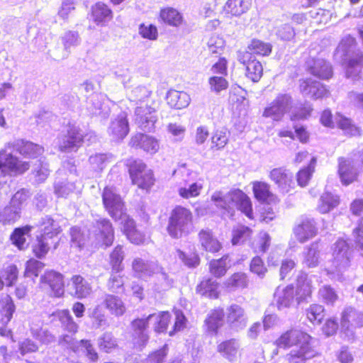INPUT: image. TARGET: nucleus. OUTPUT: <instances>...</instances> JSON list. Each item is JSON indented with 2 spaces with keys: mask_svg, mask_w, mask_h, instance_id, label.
I'll return each instance as SVG.
<instances>
[{
  "mask_svg": "<svg viewBox=\"0 0 363 363\" xmlns=\"http://www.w3.org/2000/svg\"><path fill=\"white\" fill-rule=\"evenodd\" d=\"M91 16L97 25H105L113 18L112 11L102 2H98L91 8Z\"/></svg>",
  "mask_w": 363,
  "mask_h": 363,
  "instance_id": "c9c22d12",
  "label": "nucleus"
},
{
  "mask_svg": "<svg viewBox=\"0 0 363 363\" xmlns=\"http://www.w3.org/2000/svg\"><path fill=\"white\" fill-rule=\"evenodd\" d=\"M151 91L145 86H138L128 94L129 100L135 102L134 121L143 131L151 132L157 121L155 102L150 99Z\"/></svg>",
  "mask_w": 363,
  "mask_h": 363,
  "instance_id": "f03ea898",
  "label": "nucleus"
},
{
  "mask_svg": "<svg viewBox=\"0 0 363 363\" xmlns=\"http://www.w3.org/2000/svg\"><path fill=\"white\" fill-rule=\"evenodd\" d=\"M61 323L65 330L75 334L78 330V325L74 321L68 310L57 311L53 313Z\"/></svg>",
  "mask_w": 363,
  "mask_h": 363,
  "instance_id": "de8ad7c7",
  "label": "nucleus"
},
{
  "mask_svg": "<svg viewBox=\"0 0 363 363\" xmlns=\"http://www.w3.org/2000/svg\"><path fill=\"white\" fill-rule=\"evenodd\" d=\"M104 303L109 312L115 316H121L125 313L126 311L125 303L122 299L114 295H106L104 297Z\"/></svg>",
  "mask_w": 363,
  "mask_h": 363,
  "instance_id": "a19ab883",
  "label": "nucleus"
},
{
  "mask_svg": "<svg viewBox=\"0 0 363 363\" xmlns=\"http://www.w3.org/2000/svg\"><path fill=\"white\" fill-rule=\"evenodd\" d=\"M253 192L255 198L259 201L268 203L277 201V197L269 191V185L265 182H253Z\"/></svg>",
  "mask_w": 363,
  "mask_h": 363,
  "instance_id": "37998d69",
  "label": "nucleus"
},
{
  "mask_svg": "<svg viewBox=\"0 0 363 363\" xmlns=\"http://www.w3.org/2000/svg\"><path fill=\"white\" fill-rule=\"evenodd\" d=\"M153 289L161 293L169 290L173 284V279L164 271V268L159 265V269L154 272Z\"/></svg>",
  "mask_w": 363,
  "mask_h": 363,
  "instance_id": "2f4dec72",
  "label": "nucleus"
},
{
  "mask_svg": "<svg viewBox=\"0 0 363 363\" xmlns=\"http://www.w3.org/2000/svg\"><path fill=\"white\" fill-rule=\"evenodd\" d=\"M128 166L133 184L143 189H148L154 184L155 179L152 171L147 169L142 160L131 161Z\"/></svg>",
  "mask_w": 363,
  "mask_h": 363,
  "instance_id": "0eeeda50",
  "label": "nucleus"
},
{
  "mask_svg": "<svg viewBox=\"0 0 363 363\" xmlns=\"http://www.w3.org/2000/svg\"><path fill=\"white\" fill-rule=\"evenodd\" d=\"M340 204V197L335 194L325 191L320 196L318 210L321 213H327Z\"/></svg>",
  "mask_w": 363,
  "mask_h": 363,
  "instance_id": "79ce46f5",
  "label": "nucleus"
},
{
  "mask_svg": "<svg viewBox=\"0 0 363 363\" xmlns=\"http://www.w3.org/2000/svg\"><path fill=\"white\" fill-rule=\"evenodd\" d=\"M211 201L228 217L233 216L235 210L238 209L249 218H252L251 201L240 189H234L226 193L220 191H215L211 196Z\"/></svg>",
  "mask_w": 363,
  "mask_h": 363,
  "instance_id": "7ed1b4c3",
  "label": "nucleus"
},
{
  "mask_svg": "<svg viewBox=\"0 0 363 363\" xmlns=\"http://www.w3.org/2000/svg\"><path fill=\"white\" fill-rule=\"evenodd\" d=\"M306 313L307 318L314 324H320L325 317L324 308L318 304L311 305Z\"/></svg>",
  "mask_w": 363,
  "mask_h": 363,
  "instance_id": "4d7b16f0",
  "label": "nucleus"
},
{
  "mask_svg": "<svg viewBox=\"0 0 363 363\" xmlns=\"http://www.w3.org/2000/svg\"><path fill=\"white\" fill-rule=\"evenodd\" d=\"M74 334L62 335L59 339V343L65 347L70 348L74 352H83L91 361L95 362L98 359V354L94 350L89 340H76L73 337Z\"/></svg>",
  "mask_w": 363,
  "mask_h": 363,
  "instance_id": "9d476101",
  "label": "nucleus"
},
{
  "mask_svg": "<svg viewBox=\"0 0 363 363\" xmlns=\"http://www.w3.org/2000/svg\"><path fill=\"white\" fill-rule=\"evenodd\" d=\"M320 122L327 127H334V123H335L339 128L343 130L345 134L348 135L356 136L361 135L360 129L352 124L350 119L338 114L333 121L332 114L329 110H325L322 113Z\"/></svg>",
  "mask_w": 363,
  "mask_h": 363,
  "instance_id": "1a4fd4ad",
  "label": "nucleus"
},
{
  "mask_svg": "<svg viewBox=\"0 0 363 363\" xmlns=\"http://www.w3.org/2000/svg\"><path fill=\"white\" fill-rule=\"evenodd\" d=\"M130 144L132 147L141 148L150 155L155 154L160 149V143L157 139L142 133L134 135Z\"/></svg>",
  "mask_w": 363,
  "mask_h": 363,
  "instance_id": "5701e85b",
  "label": "nucleus"
},
{
  "mask_svg": "<svg viewBox=\"0 0 363 363\" xmlns=\"http://www.w3.org/2000/svg\"><path fill=\"white\" fill-rule=\"evenodd\" d=\"M171 315L168 312H160L149 315L145 319L134 320L131 325L133 330V341L135 347L143 348L149 340L147 331L149 321H154V330L157 333H164L170 322Z\"/></svg>",
  "mask_w": 363,
  "mask_h": 363,
  "instance_id": "20e7f679",
  "label": "nucleus"
},
{
  "mask_svg": "<svg viewBox=\"0 0 363 363\" xmlns=\"http://www.w3.org/2000/svg\"><path fill=\"white\" fill-rule=\"evenodd\" d=\"M64 50L61 56L57 57L58 60L67 59L70 53V48L77 47L80 44L81 39L77 31L67 30L61 36Z\"/></svg>",
  "mask_w": 363,
  "mask_h": 363,
  "instance_id": "e433bc0d",
  "label": "nucleus"
},
{
  "mask_svg": "<svg viewBox=\"0 0 363 363\" xmlns=\"http://www.w3.org/2000/svg\"><path fill=\"white\" fill-rule=\"evenodd\" d=\"M230 262L228 255H225L218 259H213L209 263L210 272L216 277L224 276L230 267Z\"/></svg>",
  "mask_w": 363,
  "mask_h": 363,
  "instance_id": "09e8293b",
  "label": "nucleus"
},
{
  "mask_svg": "<svg viewBox=\"0 0 363 363\" xmlns=\"http://www.w3.org/2000/svg\"><path fill=\"white\" fill-rule=\"evenodd\" d=\"M32 226L30 225L16 228L11 235L13 244L20 250L25 249L27 246L26 237L29 235Z\"/></svg>",
  "mask_w": 363,
  "mask_h": 363,
  "instance_id": "8fccbe9b",
  "label": "nucleus"
},
{
  "mask_svg": "<svg viewBox=\"0 0 363 363\" xmlns=\"http://www.w3.org/2000/svg\"><path fill=\"white\" fill-rule=\"evenodd\" d=\"M355 40L350 35L345 36L336 49V55L348 57L346 65V76L348 78L357 77L363 68V54L355 51Z\"/></svg>",
  "mask_w": 363,
  "mask_h": 363,
  "instance_id": "423d86ee",
  "label": "nucleus"
},
{
  "mask_svg": "<svg viewBox=\"0 0 363 363\" xmlns=\"http://www.w3.org/2000/svg\"><path fill=\"white\" fill-rule=\"evenodd\" d=\"M14 150L26 158L35 159L43 155L44 148L38 144L22 139L6 143L0 150V177H17L29 169V162L14 155Z\"/></svg>",
  "mask_w": 363,
  "mask_h": 363,
  "instance_id": "f257e3e1",
  "label": "nucleus"
},
{
  "mask_svg": "<svg viewBox=\"0 0 363 363\" xmlns=\"http://www.w3.org/2000/svg\"><path fill=\"white\" fill-rule=\"evenodd\" d=\"M38 162L33 170V174L37 183H42L46 180L50 174V169L48 164L45 160L40 159Z\"/></svg>",
  "mask_w": 363,
  "mask_h": 363,
  "instance_id": "13d9d810",
  "label": "nucleus"
},
{
  "mask_svg": "<svg viewBox=\"0 0 363 363\" xmlns=\"http://www.w3.org/2000/svg\"><path fill=\"white\" fill-rule=\"evenodd\" d=\"M108 160V155L102 153L92 155L89 159L90 167L95 172L101 171L106 167Z\"/></svg>",
  "mask_w": 363,
  "mask_h": 363,
  "instance_id": "69168bd1",
  "label": "nucleus"
},
{
  "mask_svg": "<svg viewBox=\"0 0 363 363\" xmlns=\"http://www.w3.org/2000/svg\"><path fill=\"white\" fill-rule=\"evenodd\" d=\"M199 242L202 249L211 253L218 252L222 247L220 242L213 235L211 230L202 229L199 233Z\"/></svg>",
  "mask_w": 363,
  "mask_h": 363,
  "instance_id": "c756f323",
  "label": "nucleus"
},
{
  "mask_svg": "<svg viewBox=\"0 0 363 363\" xmlns=\"http://www.w3.org/2000/svg\"><path fill=\"white\" fill-rule=\"evenodd\" d=\"M193 213L182 206L174 207L169 217L167 232L173 238L186 236L194 230Z\"/></svg>",
  "mask_w": 363,
  "mask_h": 363,
  "instance_id": "39448f33",
  "label": "nucleus"
},
{
  "mask_svg": "<svg viewBox=\"0 0 363 363\" xmlns=\"http://www.w3.org/2000/svg\"><path fill=\"white\" fill-rule=\"evenodd\" d=\"M71 288L77 298L88 297L92 292L90 284L81 275H74L70 279Z\"/></svg>",
  "mask_w": 363,
  "mask_h": 363,
  "instance_id": "7c9ffc66",
  "label": "nucleus"
},
{
  "mask_svg": "<svg viewBox=\"0 0 363 363\" xmlns=\"http://www.w3.org/2000/svg\"><path fill=\"white\" fill-rule=\"evenodd\" d=\"M167 104L177 109H182L187 107L191 101L189 95L184 91L170 90L167 94Z\"/></svg>",
  "mask_w": 363,
  "mask_h": 363,
  "instance_id": "4c0bfd02",
  "label": "nucleus"
},
{
  "mask_svg": "<svg viewBox=\"0 0 363 363\" xmlns=\"http://www.w3.org/2000/svg\"><path fill=\"white\" fill-rule=\"evenodd\" d=\"M218 284L213 279L203 280L196 288V291L201 296L211 298L218 297Z\"/></svg>",
  "mask_w": 363,
  "mask_h": 363,
  "instance_id": "49530a36",
  "label": "nucleus"
},
{
  "mask_svg": "<svg viewBox=\"0 0 363 363\" xmlns=\"http://www.w3.org/2000/svg\"><path fill=\"white\" fill-rule=\"evenodd\" d=\"M252 230L250 228L239 225L233 229L232 243L233 245H238L246 240L251 235Z\"/></svg>",
  "mask_w": 363,
  "mask_h": 363,
  "instance_id": "338daca9",
  "label": "nucleus"
},
{
  "mask_svg": "<svg viewBox=\"0 0 363 363\" xmlns=\"http://www.w3.org/2000/svg\"><path fill=\"white\" fill-rule=\"evenodd\" d=\"M125 257L123 246L117 245L110 255V264L113 272L119 273L123 270L122 264Z\"/></svg>",
  "mask_w": 363,
  "mask_h": 363,
  "instance_id": "603ef678",
  "label": "nucleus"
},
{
  "mask_svg": "<svg viewBox=\"0 0 363 363\" xmlns=\"http://www.w3.org/2000/svg\"><path fill=\"white\" fill-rule=\"evenodd\" d=\"M225 315L227 323L233 330H242L247 325L248 318L245 309L238 304L233 303L229 306Z\"/></svg>",
  "mask_w": 363,
  "mask_h": 363,
  "instance_id": "dca6fc26",
  "label": "nucleus"
},
{
  "mask_svg": "<svg viewBox=\"0 0 363 363\" xmlns=\"http://www.w3.org/2000/svg\"><path fill=\"white\" fill-rule=\"evenodd\" d=\"M98 345L101 350L111 352L117 346L116 340L110 333H105L98 339Z\"/></svg>",
  "mask_w": 363,
  "mask_h": 363,
  "instance_id": "bf43d9fd",
  "label": "nucleus"
},
{
  "mask_svg": "<svg viewBox=\"0 0 363 363\" xmlns=\"http://www.w3.org/2000/svg\"><path fill=\"white\" fill-rule=\"evenodd\" d=\"M40 284L49 286L55 297L60 298L65 293L63 276L55 271H46L40 277Z\"/></svg>",
  "mask_w": 363,
  "mask_h": 363,
  "instance_id": "6ab92c4d",
  "label": "nucleus"
},
{
  "mask_svg": "<svg viewBox=\"0 0 363 363\" xmlns=\"http://www.w3.org/2000/svg\"><path fill=\"white\" fill-rule=\"evenodd\" d=\"M76 185L73 182H57L55 184V194L58 197H66L76 189Z\"/></svg>",
  "mask_w": 363,
  "mask_h": 363,
  "instance_id": "e2e57ef3",
  "label": "nucleus"
},
{
  "mask_svg": "<svg viewBox=\"0 0 363 363\" xmlns=\"http://www.w3.org/2000/svg\"><path fill=\"white\" fill-rule=\"evenodd\" d=\"M311 336L307 333L296 329L290 330L283 333L275 342L279 347H291L309 343Z\"/></svg>",
  "mask_w": 363,
  "mask_h": 363,
  "instance_id": "f3484780",
  "label": "nucleus"
},
{
  "mask_svg": "<svg viewBox=\"0 0 363 363\" xmlns=\"http://www.w3.org/2000/svg\"><path fill=\"white\" fill-rule=\"evenodd\" d=\"M93 231L96 244L101 247H109L114 240V231L111 223L106 218H100L96 221Z\"/></svg>",
  "mask_w": 363,
  "mask_h": 363,
  "instance_id": "ddd939ff",
  "label": "nucleus"
},
{
  "mask_svg": "<svg viewBox=\"0 0 363 363\" xmlns=\"http://www.w3.org/2000/svg\"><path fill=\"white\" fill-rule=\"evenodd\" d=\"M138 32L142 38L150 40H155L158 37L157 28L152 24L141 23Z\"/></svg>",
  "mask_w": 363,
  "mask_h": 363,
  "instance_id": "774afa93",
  "label": "nucleus"
},
{
  "mask_svg": "<svg viewBox=\"0 0 363 363\" xmlns=\"http://www.w3.org/2000/svg\"><path fill=\"white\" fill-rule=\"evenodd\" d=\"M311 281L306 274H301L297 279V286L295 290L296 304L306 300L312 293Z\"/></svg>",
  "mask_w": 363,
  "mask_h": 363,
  "instance_id": "473e14b6",
  "label": "nucleus"
},
{
  "mask_svg": "<svg viewBox=\"0 0 363 363\" xmlns=\"http://www.w3.org/2000/svg\"><path fill=\"white\" fill-rule=\"evenodd\" d=\"M274 301L279 310H284L296 303L295 289L292 285L278 286L274 294Z\"/></svg>",
  "mask_w": 363,
  "mask_h": 363,
  "instance_id": "412c9836",
  "label": "nucleus"
},
{
  "mask_svg": "<svg viewBox=\"0 0 363 363\" xmlns=\"http://www.w3.org/2000/svg\"><path fill=\"white\" fill-rule=\"evenodd\" d=\"M108 131L113 140L123 139L129 132L126 114L121 113L113 118L111 122Z\"/></svg>",
  "mask_w": 363,
  "mask_h": 363,
  "instance_id": "4be33fe9",
  "label": "nucleus"
},
{
  "mask_svg": "<svg viewBox=\"0 0 363 363\" xmlns=\"http://www.w3.org/2000/svg\"><path fill=\"white\" fill-rule=\"evenodd\" d=\"M84 135L79 127L69 125L67 134L60 140L59 148L62 152H76L81 146Z\"/></svg>",
  "mask_w": 363,
  "mask_h": 363,
  "instance_id": "2eb2a0df",
  "label": "nucleus"
},
{
  "mask_svg": "<svg viewBox=\"0 0 363 363\" xmlns=\"http://www.w3.org/2000/svg\"><path fill=\"white\" fill-rule=\"evenodd\" d=\"M228 142V131L224 128L216 130L211 137L212 147H216L218 150L223 148Z\"/></svg>",
  "mask_w": 363,
  "mask_h": 363,
  "instance_id": "052dcab7",
  "label": "nucleus"
},
{
  "mask_svg": "<svg viewBox=\"0 0 363 363\" xmlns=\"http://www.w3.org/2000/svg\"><path fill=\"white\" fill-rule=\"evenodd\" d=\"M302 264L307 267H315L320 259V251L317 243L311 244L303 252Z\"/></svg>",
  "mask_w": 363,
  "mask_h": 363,
  "instance_id": "a18cd8bd",
  "label": "nucleus"
},
{
  "mask_svg": "<svg viewBox=\"0 0 363 363\" xmlns=\"http://www.w3.org/2000/svg\"><path fill=\"white\" fill-rule=\"evenodd\" d=\"M350 251L347 241L342 239L337 240L333 247V268L330 269V272H339L346 268L350 263Z\"/></svg>",
  "mask_w": 363,
  "mask_h": 363,
  "instance_id": "9b49d317",
  "label": "nucleus"
},
{
  "mask_svg": "<svg viewBox=\"0 0 363 363\" xmlns=\"http://www.w3.org/2000/svg\"><path fill=\"white\" fill-rule=\"evenodd\" d=\"M251 4V0H228L224 10L232 16H240L250 9Z\"/></svg>",
  "mask_w": 363,
  "mask_h": 363,
  "instance_id": "ea45409f",
  "label": "nucleus"
},
{
  "mask_svg": "<svg viewBox=\"0 0 363 363\" xmlns=\"http://www.w3.org/2000/svg\"><path fill=\"white\" fill-rule=\"evenodd\" d=\"M21 211L20 208L9 202L5 206H0V223L2 225H12L20 218Z\"/></svg>",
  "mask_w": 363,
  "mask_h": 363,
  "instance_id": "f704fd0d",
  "label": "nucleus"
},
{
  "mask_svg": "<svg viewBox=\"0 0 363 363\" xmlns=\"http://www.w3.org/2000/svg\"><path fill=\"white\" fill-rule=\"evenodd\" d=\"M160 18L163 23L172 27H179L184 23L182 13L172 7H166L161 9Z\"/></svg>",
  "mask_w": 363,
  "mask_h": 363,
  "instance_id": "72a5a7b5",
  "label": "nucleus"
},
{
  "mask_svg": "<svg viewBox=\"0 0 363 363\" xmlns=\"http://www.w3.org/2000/svg\"><path fill=\"white\" fill-rule=\"evenodd\" d=\"M291 97L288 94H279L264 110L262 116L279 121L291 108Z\"/></svg>",
  "mask_w": 363,
  "mask_h": 363,
  "instance_id": "6e6552de",
  "label": "nucleus"
},
{
  "mask_svg": "<svg viewBox=\"0 0 363 363\" xmlns=\"http://www.w3.org/2000/svg\"><path fill=\"white\" fill-rule=\"evenodd\" d=\"M317 352L311 346L310 342L293 349L286 356L288 363H306L307 360L315 357Z\"/></svg>",
  "mask_w": 363,
  "mask_h": 363,
  "instance_id": "b1692460",
  "label": "nucleus"
},
{
  "mask_svg": "<svg viewBox=\"0 0 363 363\" xmlns=\"http://www.w3.org/2000/svg\"><path fill=\"white\" fill-rule=\"evenodd\" d=\"M338 172L342 183L345 185H348L357 178V164L350 160L340 158Z\"/></svg>",
  "mask_w": 363,
  "mask_h": 363,
  "instance_id": "cd10ccee",
  "label": "nucleus"
},
{
  "mask_svg": "<svg viewBox=\"0 0 363 363\" xmlns=\"http://www.w3.org/2000/svg\"><path fill=\"white\" fill-rule=\"evenodd\" d=\"M0 304L1 306V321L4 325H6L11 320L16 307L12 298L9 295H6L5 296L1 298L0 301Z\"/></svg>",
  "mask_w": 363,
  "mask_h": 363,
  "instance_id": "3c124183",
  "label": "nucleus"
},
{
  "mask_svg": "<svg viewBox=\"0 0 363 363\" xmlns=\"http://www.w3.org/2000/svg\"><path fill=\"white\" fill-rule=\"evenodd\" d=\"M244 52H250L252 53V55L257 54L265 56L271 53L272 46L269 43H264L259 40L253 39L247 45V50Z\"/></svg>",
  "mask_w": 363,
  "mask_h": 363,
  "instance_id": "864d4df0",
  "label": "nucleus"
},
{
  "mask_svg": "<svg viewBox=\"0 0 363 363\" xmlns=\"http://www.w3.org/2000/svg\"><path fill=\"white\" fill-rule=\"evenodd\" d=\"M269 176L283 194L289 193L294 187L293 174L285 168H274L269 172Z\"/></svg>",
  "mask_w": 363,
  "mask_h": 363,
  "instance_id": "aec40b11",
  "label": "nucleus"
},
{
  "mask_svg": "<svg viewBox=\"0 0 363 363\" xmlns=\"http://www.w3.org/2000/svg\"><path fill=\"white\" fill-rule=\"evenodd\" d=\"M202 188V184L199 182H194L190 184L188 187H179L178 192L181 197L184 199H189L198 196L200 194Z\"/></svg>",
  "mask_w": 363,
  "mask_h": 363,
  "instance_id": "0e129e2a",
  "label": "nucleus"
},
{
  "mask_svg": "<svg viewBox=\"0 0 363 363\" xmlns=\"http://www.w3.org/2000/svg\"><path fill=\"white\" fill-rule=\"evenodd\" d=\"M40 226L42 230L41 236H43L44 238L52 239L62 231L59 223L49 216L42 218Z\"/></svg>",
  "mask_w": 363,
  "mask_h": 363,
  "instance_id": "c03bdc74",
  "label": "nucleus"
},
{
  "mask_svg": "<svg viewBox=\"0 0 363 363\" xmlns=\"http://www.w3.org/2000/svg\"><path fill=\"white\" fill-rule=\"evenodd\" d=\"M310 73L320 79H328L332 77L333 70L330 64L323 59H313L307 62Z\"/></svg>",
  "mask_w": 363,
  "mask_h": 363,
  "instance_id": "a878e982",
  "label": "nucleus"
},
{
  "mask_svg": "<svg viewBox=\"0 0 363 363\" xmlns=\"http://www.w3.org/2000/svg\"><path fill=\"white\" fill-rule=\"evenodd\" d=\"M299 89L303 95L313 99L323 98L329 94V91L325 85L311 78L301 79Z\"/></svg>",
  "mask_w": 363,
  "mask_h": 363,
  "instance_id": "a211bd4d",
  "label": "nucleus"
},
{
  "mask_svg": "<svg viewBox=\"0 0 363 363\" xmlns=\"http://www.w3.org/2000/svg\"><path fill=\"white\" fill-rule=\"evenodd\" d=\"M132 268L138 277L145 279L154 275L155 270L159 269V264L157 262L136 257L132 262Z\"/></svg>",
  "mask_w": 363,
  "mask_h": 363,
  "instance_id": "bb28decb",
  "label": "nucleus"
},
{
  "mask_svg": "<svg viewBox=\"0 0 363 363\" xmlns=\"http://www.w3.org/2000/svg\"><path fill=\"white\" fill-rule=\"evenodd\" d=\"M296 238L300 242H305L316 235L317 228L313 219H303L294 230Z\"/></svg>",
  "mask_w": 363,
  "mask_h": 363,
  "instance_id": "c85d7f7f",
  "label": "nucleus"
},
{
  "mask_svg": "<svg viewBox=\"0 0 363 363\" xmlns=\"http://www.w3.org/2000/svg\"><path fill=\"white\" fill-rule=\"evenodd\" d=\"M270 237L266 232H260L252 242V247L256 252H264L270 245Z\"/></svg>",
  "mask_w": 363,
  "mask_h": 363,
  "instance_id": "680f3d73",
  "label": "nucleus"
},
{
  "mask_svg": "<svg viewBox=\"0 0 363 363\" xmlns=\"http://www.w3.org/2000/svg\"><path fill=\"white\" fill-rule=\"evenodd\" d=\"M315 164V159L313 157L311 159V162L307 167L298 171L296 175V179L299 186L303 187L308 184L314 172Z\"/></svg>",
  "mask_w": 363,
  "mask_h": 363,
  "instance_id": "6e6d98bb",
  "label": "nucleus"
},
{
  "mask_svg": "<svg viewBox=\"0 0 363 363\" xmlns=\"http://www.w3.org/2000/svg\"><path fill=\"white\" fill-rule=\"evenodd\" d=\"M238 60L242 64L246 69L247 77L252 82H258L262 76L263 67L260 62L257 60L250 52H238Z\"/></svg>",
  "mask_w": 363,
  "mask_h": 363,
  "instance_id": "4468645a",
  "label": "nucleus"
},
{
  "mask_svg": "<svg viewBox=\"0 0 363 363\" xmlns=\"http://www.w3.org/2000/svg\"><path fill=\"white\" fill-rule=\"evenodd\" d=\"M247 278L245 274L238 272L233 274L225 282V286L230 290L243 289L247 286Z\"/></svg>",
  "mask_w": 363,
  "mask_h": 363,
  "instance_id": "5fc2aeb1",
  "label": "nucleus"
},
{
  "mask_svg": "<svg viewBox=\"0 0 363 363\" xmlns=\"http://www.w3.org/2000/svg\"><path fill=\"white\" fill-rule=\"evenodd\" d=\"M239 348L240 345L235 339L223 341L218 345V352L229 361H234L236 359Z\"/></svg>",
  "mask_w": 363,
  "mask_h": 363,
  "instance_id": "58836bf2",
  "label": "nucleus"
},
{
  "mask_svg": "<svg viewBox=\"0 0 363 363\" xmlns=\"http://www.w3.org/2000/svg\"><path fill=\"white\" fill-rule=\"evenodd\" d=\"M225 312L223 308H217L209 312L204 321V328L207 333L216 335L224 324Z\"/></svg>",
  "mask_w": 363,
  "mask_h": 363,
  "instance_id": "393cba45",
  "label": "nucleus"
},
{
  "mask_svg": "<svg viewBox=\"0 0 363 363\" xmlns=\"http://www.w3.org/2000/svg\"><path fill=\"white\" fill-rule=\"evenodd\" d=\"M103 203L110 216L116 218L125 211L121 196L113 187H106L102 195Z\"/></svg>",
  "mask_w": 363,
  "mask_h": 363,
  "instance_id": "f8f14e48",
  "label": "nucleus"
}]
</instances>
